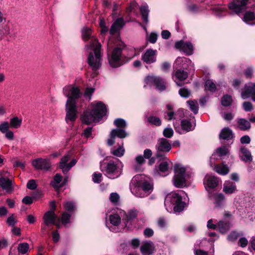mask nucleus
<instances>
[{"instance_id":"obj_1","label":"nucleus","mask_w":255,"mask_h":255,"mask_svg":"<svg viewBox=\"0 0 255 255\" xmlns=\"http://www.w3.org/2000/svg\"><path fill=\"white\" fill-rule=\"evenodd\" d=\"M63 92L67 98L65 104V120L67 123L68 121L74 122L78 117L77 102L82 97L83 94L79 87L71 85L65 86Z\"/></svg>"},{"instance_id":"obj_2","label":"nucleus","mask_w":255,"mask_h":255,"mask_svg":"<svg viewBox=\"0 0 255 255\" xmlns=\"http://www.w3.org/2000/svg\"><path fill=\"white\" fill-rule=\"evenodd\" d=\"M107 108L102 102H99L91 111H84L81 116V120L83 124L89 125L96 120L99 121L106 115Z\"/></svg>"},{"instance_id":"obj_3","label":"nucleus","mask_w":255,"mask_h":255,"mask_svg":"<svg viewBox=\"0 0 255 255\" xmlns=\"http://www.w3.org/2000/svg\"><path fill=\"white\" fill-rule=\"evenodd\" d=\"M92 39V42H96L97 45H95V46L88 48L91 49L93 51L90 52L89 54L88 62L89 65L93 71L91 78H94L98 74L97 70L99 69L101 66V54L100 51L101 45L95 38H93Z\"/></svg>"},{"instance_id":"obj_4","label":"nucleus","mask_w":255,"mask_h":255,"mask_svg":"<svg viewBox=\"0 0 255 255\" xmlns=\"http://www.w3.org/2000/svg\"><path fill=\"white\" fill-rule=\"evenodd\" d=\"M156 152L155 157L159 161L165 160L167 159L166 153L169 152L172 148L169 141L165 138H160L158 139L155 145Z\"/></svg>"},{"instance_id":"obj_5","label":"nucleus","mask_w":255,"mask_h":255,"mask_svg":"<svg viewBox=\"0 0 255 255\" xmlns=\"http://www.w3.org/2000/svg\"><path fill=\"white\" fill-rule=\"evenodd\" d=\"M174 175L173 178L174 185L179 188L186 186L185 179L186 168L179 164L174 165Z\"/></svg>"},{"instance_id":"obj_6","label":"nucleus","mask_w":255,"mask_h":255,"mask_svg":"<svg viewBox=\"0 0 255 255\" xmlns=\"http://www.w3.org/2000/svg\"><path fill=\"white\" fill-rule=\"evenodd\" d=\"M251 0H232L229 2L228 7L233 13L239 15L249 7Z\"/></svg>"},{"instance_id":"obj_7","label":"nucleus","mask_w":255,"mask_h":255,"mask_svg":"<svg viewBox=\"0 0 255 255\" xmlns=\"http://www.w3.org/2000/svg\"><path fill=\"white\" fill-rule=\"evenodd\" d=\"M102 171L106 172V175L111 179H115L118 177L120 173H119L117 165L113 161H110L107 163Z\"/></svg>"},{"instance_id":"obj_8","label":"nucleus","mask_w":255,"mask_h":255,"mask_svg":"<svg viewBox=\"0 0 255 255\" xmlns=\"http://www.w3.org/2000/svg\"><path fill=\"white\" fill-rule=\"evenodd\" d=\"M135 178L138 183L139 187L142 189L145 196L150 194L153 191V184L149 181L145 179L144 177L137 176Z\"/></svg>"},{"instance_id":"obj_9","label":"nucleus","mask_w":255,"mask_h":255,"mask_svg":"<svg viewBox=\"0 0 255 255\" xmlns=\"http://www.w3.org/2000/svg\"><path fill=\"white\" fill-rule=\"evenodd\" d=\"M121 55L122 49L121 48H116L114 49L111 57L109 60V63L112 67L116 68L122 64L121 59Z\"/></svg>"},{"instance_id":"obj_10","label":"nucleus","mask_w":255,"mask_h":255,"mask_svg":"<svg viewBox=\"0 0 255 255\" xmlns=\"http://www.w3.org/2000/svg\"><path fill=\"white\" fill-rule=\"evenodd\" d=\"M32 165L36 169L46 171L49 170L51 166L49 160L42 158L34 159L32 161Z\"/></svg>"},{"instance_id":"obj_11","label":"nucleus","mask_w":255,"mask_h":255,"mask_svg":"<svg viewBox=\"0 0 255 255\" xmlns=\"http://www.w3.org/2000/svg\"><path fill=\"white\" fill-rule=\"evenodd\" d=\"M175 46L177 49L183 51L187 55H191L193 54V46L190 42H185L183 40L177 41Z\"/></svg>"},{"instance_id":"obj_12","label":"nucleus","mask_w":255,"mask_h":255,"mask_svg":"<svg viewBox=\"0 0 255 255\" xmlns=\"http://www.w3.org/2000/svg\"><path fill=\"white\" fill-rule=\"evenodd\" d=\"M82 36L84 41L89 40V44L86 46L87 48L93 47L97 45L96 42H92V39L95 38L98 41L97 38L92 35V30L89 27H84L82 30Z\"/></svg>"},{"instance_id":"obj_13","label":"nucleus","mask_w":255,"mask_h":255,"mask_svg":"<svg viewBox=\"0 0 255 255\" xmlns=\"http://www.w3.org/2000/svg\"><path fill=\"white\" fill-rule=\"evenodd\" d=\"M181 196L176 192H171L168 194L164 200V205L165 206L172 208V206L177 202L179 201V199Z\"/></svg>"},{"instance_id":"obj_14","label":"nucleus","mask_w":255,"mask_h":255,"mask_svg":"<svg viewBox=\"0 0 255 255\" xmlns=\"http://www.w3.org/2000/svg\"><path fill=\"white\" fill-rule=\"evenodd\" d=\"M157 51L151 49H147L142 56V60L147 64H151L156 61Z\"/></svg>"},{"instance_id":"obj_15","label":"nucleus","mask_w":255,"mask_h":255,"mask_svg":"<svg viewBox=\"0 0 255 255\" xmlns=\"http://www.w3.org/2000/svg\"><path fill=\"white\" fill-rule=\"evenodd\" d=\"M241 95L244 99L249 98L255 95V83H249L246 84Z\"/></svg>"},{"instance_id":"obj_16","label":"nucleus","mask_w":255,"mask_h":255,"mask_svg":"<svg viewBox=\"0 0 255 255\" xmlns=\"http://www.w3.org/2000/svg\"><path fill=\"white\" fill-rule=\"evenodd\" d=\"M188 65H193L192 61L185 57H178L173 65V68L179 69V68H187Z\"/></svg>"},{"instance_id":"obj_17","label":"nucleus","mask_w":255,"mask_h":255,"mask_svg":"<svg viewBox=\"0 0 255 255\" xmlns=\"http://www.w3.org/2000/svg\"><path fill=\"white\" fill-rule=\"evenodd\" d=\"M137 216V212L135 210H130L126 214V218L123 219V221L125 225V227L129 229L131 222Z\"/></svg>"},{"instance_id":"obj_18","label":"nucleus","mask_w":255,"mask_h":255,"mask_svg":"<svg viewBox=\"0 0 255 255\" xmlns=\"http://www.w3.org/2000/svg\"><path fill=\"white\" fill-rule=\"evenodd\" d=\"M43 223L45 226L49 227L53 224H55V220H57V216L55 213L46 212L43 216Z\"/></svg>"},{"instance_id":"obj_19","label":"nucleus","mask_w":255,"mask_h":255,"mask_svg":"<svg viewBox=\"0 0 255 255\" xmlns=\"http://www.w3.org/2000/svg\"><path fill=\"white\" fill-rule=\"evenodd\" d=\"M209 198L210 200H214V203L216 207H220L225 199V196L223 193L214 192H209Z\"/></svg>"},{"instance_id":"obj_20","label":"nucleus","mask_w":255,"mask_h":255,"mask_svg":"<svg viewBox=\"0 0 255 255\" xmlns=\"http://www.w3.org/2000/svg\"><path fill=\"white\" fill-rule=\"evenodd\" d=\"M0 186L7 192H11L13 190L12 181L8 178L4 177L0 178Z\"/></svg>"},{"instance_id":"obj_21","label":"nucleus","mask_w":255,"mask_h":255,"mask_svg":"<svg viewBox=\"0 0 255 255\" xmlns=\"http://www.w3.org/2000/svg\"><path fill=\"white\" fill-rule=\"evenodd\" d=\"M219 181L217 177L211 176L207 178L206 181H204V185L206 190L207 188L209 189H214L218 186Z\"/></svg>"},{"instance_id":"obj_22","label":"nucleus","mask_w":255,"mask_h":255,"mask_svg":"<svg viewBox=\"0 0 255 255\" xmlns=\"http://www.w3.org/2000/svg\"><path fill=\"white\" fill-rule=\"evenodd\" d=\"M154 247L152 242H145L140 247L143 255H150L153 253Z\"/></svg>"},{"instance_id":"obj_23","label":"nucleus","mask_w":255,"mask_h":255,"mask_svg":"<svg viewBox=\"0 0 255 255\" xmlns=\"http://www.w3.org/2000/svg\"><path fill=\"white\" fill-rule=\"evenodd\" d=\"M136 182L130 186V191L131 193L136 197L142 198L145 197V194L143 192L142 189L139 187L137 179L135 178Z\"/></svg>"},{"instance_id":"obj_24","label":"nucleus","mask_w":255,"mask_h":255,"mask_svg":"<svg viewBox=\"0 0 255 255\" xmlns=\"http://www.w3.org/2000/svg\"><path fill=\"white\" fill-rule=\"evenodd\" d=\"M233 131L229 128H223L219 134V138L227 140H229L233 137Z\"/></svg>"},{"instance_id":"obj_25","label":"nucleus","mask_w":255,"mask_h":255,"mask_svg":"<svg viewBox=\"0 0 255 255\" xmlns=\"http://www.w3.org/2000/svg\"><path fill=\"white\" fill-rule=\"evenodd\" d=\"M240 151L242 154L241 159L243 161L247 162L252 160L253 158L251 153L247 147L242 146L240 148Z\"/></svg>"},{"instance_id":"obj_26","label":"nucleus","mask_w":255,"mask_h":255,"mask_svg":"<svg viewBox=\"0 0 255 255\" xmlns=\"http://www.w3.org/2000/svg\"><path fill=\"white\" fill-rule=\"evenodd\" d=\"M124 25V22L122 18H118L113 24L110 30L111 34H113L117 32L119 30L121 29Z\"/></svg>"},{"instance_id":"obj_27","label":"nucleus","mask_w":255,"mask_h":255,"mask_svg":"<svg viewBox=\"0 0 255 255\" xmlns=\"http://www.w3.org/2000/svg\"><path fill=\"white\" fill-rule=\"evenodd\" d=\"M255 20V14L251 11H246L243 18V20L248 24H255L253 22Z\"/></svg>"},{"instance_id":"obj_28","label":"nucleus","mask_w":255,"mask_h":255,"mask_svg":"<svg viewBox=\"0 0 255 255\" xmlns=\"http://www.w3.org/2000/svg\"><path fill=\"white\" fill-rule=\"evenodd\" d=\"M236 186L235 183L229 182L224 184L223 191L227 194H232L236 190Z\"/></svg>"},{"instance_id":"obj_29","label":"nucleus","mask_w":255,"mask_h":255,"mask_svg":"<svg viewBox=\"0 0 255 255\" xmlns=\"http://www.w3.org/2000/svg\"><path fill=\"white\" fill-rule=\"evenodd\" d=\"M146 118L148 123L151 125L156 127H159L161 125V120L157 117L154 116L153 115H150L149 116H146Z\"/></svg>"},{"instance_id":"obj_30","label":"nucleus","mask_w":255,"mask_h":255,"mask_svg":"<svg viewBox=\"0 0 255 255\" xmlns=\"http://www.w3.org/2000/svg\"><path fill=\"white\" fill-rule=\"evenodd\" d=\"M179 199V201H177L172 207L174 212L179 213L184 210L186 203L182 201V196H181Z\"/></svg>"},{"instance_id":"obj_31","label":"nucleus","mask_w":255,"mask_h":255,"mask_svg":"<svg viewBox=\"0 0 255 255\" xmlns=\"http://www.w3.org/2000/svg\"><path fill=\"white\" fill-rule=\"evenodd\" d=\"M218 227L220 232L224 234L230 229V224L229 222L220 221L218 223Z\"/></svg>"},{"instance_id":"obj_32","label":"nucleus","mask_w":255,"mask_h":255,"mask_svg":"<svg viewBox=\"0 0 255 255\" xmlns=\"http://www.w3.org/2000/svg\"><path fill=\"white\" fill-rule=\"evenodd\" d=\"M239 128L242 130H247L251 128L250 122L245 119H240L238 121Z\"/></svg>"},{"instance_id":"obj_33","label":"nucleus","mask_w":255,"mask_h":255,"mask_svg":"<svg viewBox=\"0 0 255 255\" xmlns=\"http://www.w3.org/2000/svg\"><path fill=\"white\" fill-rule=\"evenodd\" d=\"M111 135L113 137H118L121 138H123L127 136V133L123 129H114L111 132Z\"/></svg>"},{"instance_id":"obj_34","label":"nucleus","mask_w":255,"mask_h":255,"mask_svg":"<svg viewBox=\"0 0 255 255\" xmlns=\"http://www.w3.org/2000/svg\"><path fill=\"white\" fill-rule=\"evenodd\" d=\"M173 76L178 80H186L188 78V73L183 70L175 69Z\"/></svg>"},{"instance_id":"obj_35","label":"nucleus","mask_w":255,"mask_h":255,"mask_svg":"<svg viewBox=\"0 0 255 255\" xmlns=\"http://www.w3.org/2000/svg\"><path fill=\"white\" fill-rule=\"evenodd\" d=\"M70 159V155L69 154L65 155L63 156L59 162V168L62 170L63 173L65 174V171L64 169L66 168L68 165V161Z\"/></svg>"},{"instance_id":"obj_36","label":"nucleus","mask_w":255,"mask_h":255,"mask_svg":"<svg viewBox=\"0 0 255 255\" xmlns=\"http://www.w3.org/2000/svg\"><path fill=\"white\" fill-rule=\"evenodd\" d=\"M233 102L232 97L228 94L224 95L221 99V103L224 107H229L231 106Z\"/></svg>"},{"instance_id":"obj_37","label":"nucleus","mask_w":255,"mask_h":255,"mask_svg":"<svg viewBox=\"0 0 255 255\" xmlns=\"http://www.w3.org/2000/svg\"><path fill=\"white\" fill-rule=\"evenodd\" d=\"M140 10L141 12V16L143 21L145 23H147L148 22V15L149 10L148 9V6L146 5H144L141 6L140 7Z\"/></svg>"},{"instance_id":"obj_38","label":"nucleus","mask_w":255,"mask_h":255,"mask_svg":"<svg viewBox=\"0 0 255 255\" xmlns=\"http://www.w3.org/2000/svg\"><path fill=\"white\" fill-rule=\"evenodd\" d=\"M21 123V119H18L17 117H14L10 120L9 125L12 128H18L20 127Z\"/></svg>"},{"instance_id":"obj_39","label":"nucleus","mask_w":255,"mask_h":255,"mask_svg":"<svg viewBox=\"0 0 255 255\" xmlns=\"http://www.w3.org/2000/svg\"><path fill=\"white\" fill-rule=\"evenodd\" d=\"M63 206L67 212L70 214L73 212L76 208L75 203L72 201L66 202L63 204Z\"/></svg>"},{"instance_id":"obj_40","label":"nucleus","mask_w":255,"mask_h":255,"mask_svg":"<svg viewBox=\"0 0 255 255\" xmlns=\"http://www.w3.org/2000/svg\"><path fill=\"white\" fill-rule=\"evenodd\" d=\"M110 223L114 226H118L121 223V217L118 214L111 215L109 217Z\"/></svg>"},{"instance_id":"obj_41","label":"nucleus","mask_w":255,"mask_h":255,"mask_svg":"<svg viewBox=\"0 0 255 255\" xmlns=\"http://www.w3.org/2000/svg\"><path fill=\"white\" fill-rule=\"evenodd\" d=\"M181 126L183 130L190 131L192 130V124L190 121L187 120H182L181 121Z\"/></svg>"},{"instance_id":"obj_42","label":"nucleus","mask_w":255,"mask_h":255,"mask_svg":"<svg viewBox=\"0 0 255 255\" xmlns=\"http://www.w3.org/2000/svg\"><path fill=\"white\" fill-rule=\"evenodd\" d=\"M149 82L150 81H147ZM152 82V84L155 87V88L160 91H163L166 89L164 81H150ZM147 84L148 82L146 83Z\"/></svg>"},{"instance_id":"obj_43","label":"nucleus","mask_w":255,"mask_h":255,"mask_svg":"<svg viewBox=\"0 0 255 255\" xmlns=\"http://www.w3.org/2000/svg\"><path fill=\"white\" fill-rule=\"evenodd\" d=\"M216 171L221 175H226L229 172V169L227 165H224L223 166H216L215 167Z\"/></svg>"},{"instance_id":"obj_44","label":"nucleus","mask_w":255,"mask_h":255,"mask_svg":"<svg viewBox=\"0 0 255 255\" xmlns=\"http://www.w3.org/2000/svg\"><path fill=\"white\" fill-rule=\"evenodd\" d=\"M71 214L67 212H64L61 214V221L63 225H66L70 223V220L71 217Z\"/></svg>"},{"instance_id":"obj_45","label":"nucleus","mask_w":255,"mask_h":255,"mask_svg":"<svg viewBox=\"0 0 255 255\" xmlns=\"http://www.w3.org/2000/svg\"><path fill=\"white\" fill-rule=\"evenodd\" d=\"M29 249V245L27 243H22L18 245L17 250L19 253L21 254H26Z\"/></svg>"},{"instance_id":"obj_46","label":"nucleus","mask_w":255,"mask_h":255,"mask_svg":"<svg viewBox=\"0 0 255 255\" xmlns=\"http://www.w3.org/2000/svg\"><path fill=\"white\" fill-rule=\"evenodd\" d=\"M205 90H208L211 92H214L216 90V85L212 81H206L205 83Z\"/></svg>"},{"instance_id":"obj_47","label":"nucleus","mask_w":255,"mask_h":255,"mask_svg":"<svg viewBox=\"0 0 255 255\" xmlns=\"http://www.w3.org/2000/svg\"><path fill=\"white\" fill-rule=\"evenodd\" d=\"M169 169V164L166 161L161 162L158 165V170L161 172L164 173L168 171Z\"/></svg>"},{"instance_id":"obj_48","label":"nucleus","mask_w":255,"mask_h":255,"mask_svg":"<svg viewBox=\"0 0 255 255\" xmlns=\"http://www.w3.org/2000/svg\"><path fill=\"white\" fill-rule=\"evenodd\" d=\"M190 106L191 110L194 113V114H196L198 112V106L195 104L194 101L189 100L187 102Z\"/></svg>"},{"instance_id":"obj_49","label":"nucleus","mask_w":255,"mask_h":255,"mask_svg":"<svg viewBox=\"0 0 255 255\" xmlns=\"http://www.w3.org/2000/svg\"><path fill=\"white\" fill-rule=\"evenodd\" d=\"M10 29L8 26L5 25L0 28V39L2 38L4 36L9 34Z\"/></svg>"},{"instance_id":"obj_50","label":"nucleus","mask_w":255,"mask_h":255,"mask_svg":"<svg viewBox=\"0 0 255 255\" xmlns=\"http://www.w3.org/2000/svg\"><path fill=\"white\" fill-rule=\"evenodd\" d=\"M174 133L173 130L171 128H166L163 131V135L166 138H171Z\"/></svg>"},{"instance_id":"obj_51","label":"nucleus","mask_w":255,"mask_h":255,"mask_svg":"<svg viewBox=\"0 0 255 255\" xmlns=\"http://www.w3.org/2000/svg\"><path fill=\"white\" fill-rule=\"evenodd\" d=\"M116 126L120 128H124L126 127V121L123 119H117L114 121Z\"/></svg>"},{"instance_id":"obj_52","label":"nucleus","mask_w":255,"mask_h":255,"mask_svg":"<svg viewBox=\"0 0 255 255\" xmlns=\"http://www.w3.org/2000/svg\"><path fill=\"white\" fill-rule=\"evenodd\" d=\"M63 177L59 173H57L53 177V181L51 182V185H60L62 180Z\"/></svg>"},{"instance_id":"obj_53","label":"nucleus","mask_w":255,"mask_h":255,"mask_svg":"<svg viewBox=\"0 0 255 255\" xmlns=\"http://www.w3.org/2000/svg\"><path fill=\"white\" fill-rule=\"evenodd\" d=\"M216 152L220 156H222L228 153V150L226 147L222 146L217 148Z\"/></svg>"},{"instance_id":"obj_54","label":"nucleus","mask_w":255,"mask_h":255,"mask_svg":"<svg viewBox=\"0 0 255 255\" xmlns=\"http://www.w3.org/2000/svg\"><path fill=\"white\" fill-rule=\"evenodd\" d=\"M179 94L183 98H188L190 95V92L188 89L182 88L179 90Z\"/></svg>"},{"instance_id":"obj_55","label":"nucleus","mask_w":255,"mask_h":255,"mask_svg":"<svg viewBox=\"0 0 255 255\" xmlns=\"http://www.w3.org/2000/svg\"><path fill=\"white\" fill-rule=\"evenodd\" d=\"M37 185L34 179L29 180L26 185V187L30 190H35L37 188Z\"/></svg>"},{"instance_id":"obj_56","label":"nucleus","mask_w":255,"mask_h":255,"mask_svg":"<svg viewBox=\"0 0 255 255\" xmlns=\"http://www.w3.org/2000/svg\"><path fill=\"white\" fill-rule=\"evenodd\" d=\"M239 237V234L236 231H232L228 236V240L230 241H235Z\"/></svg>"},{"instance_id":"obj_57","label":"nucleus","mask_w":255,"mask_h":255,"mask_svg":"<svg viewBox=\"0 0 255 255\" xmlns=\"http://www.w3.org/2000/svg\"><path fill=\"white\" fill-rule=\"evenodd\" d=\"M125 152V150L121 147H118L117 149L113 150L112 153L115 156L118 157L122 156Z\"/></svg>"},{"instance_id":"obj_58","label":"nucleus","mask_w":255,"mask_h":255,"mask_svg":"<svg viewBox=\"0 0 255 255\" xmlns=\"http://www.w3.org/2000/svg\"><path fill=\"white\" fill-rule=\"evenodd\" d=\"M9 127L7 122H3L0 125V131L2 133H5L8 130Z\"/></svg>"},{"instance_id":"obj_59","label":"nucleus","mask_w":255,"mask_h":255,"mask_svg":"<svg viewBox=\"0 0 255 255\" xmlns=\"http://www.w3.org/2000/svg\"><path fill=\"white\" fill-rule=\"evenodd\" d=\"M102 175L101 173L94 172L93 174V181L94 183H100L102 181Z\"/></svg>"},{"instance_id":"obj_60","label":"nucleus","mask_w":255,"mask_h":255,"mask_svg":"<svg viewBox=\"0 0 255 255\" xmlns=\"http://www.w3.org/2000/svg\"><path fill=\"white\" fill-rule=\"evenodd\" d=\"M95 90V89L94 88H86L84 93V96L85 97H89V99H91V96L94 93Z\"/></svg>"},{"instance_id":"obj_61","label":"nucleus","mask_w":255,"mask_h":255,"mask_svg":"<svg viewBox=\"0 0 255 255\" xmlns=\"http://www.w3.org/2000/svg\"><path fill=\"white\" fill-rule=\"evenodd\" d=\"M31 197L33 199L38 200L42 197V192L39 190H35L32 192Z\"/></svg>"},{"instance_id":"obj_62","label":"nucleus","mask_w":255,"mask_h":255,"mask_svg":"<svg viewBox=\"0 0 255 255\" xmlns=\"http://www.w3.org/2000/svg\"><path fill=\"white\" fill-rule=\"evenodd\" d=\"M119 198H120V196H119V194L117 193H112L110 194V201L112 203H117L119 201Z\"/></svg>"},{"instance_id":"obj_63","label":"nucleus","mask_w":255,"mask_h":255,"mask_svg":"<svg viewBox=\"0 0 255 255\" xmlns=\"http://www.w3.org/2000/svg\"><path fill=\"white\" fill-rule=\"evenodd\" d=\"M92 127H87L83 132V135L86 138H89L92 135Z\"/></svg>"},{"instance_id":"obj_64","label":"nucleus","mask_w":255,"mask_h":255,"mask_svg":"<svg viewBox=\"0 0 255 255\" xmlns=\"http://www.w3.org/2000/svg\"><path fill=\"white\" fill-rule=\"evenodd\" d=\"M243 105L244 110L246 112H250L253 109V105L250 102H245Z\"/></svg>"}]
</instances>
